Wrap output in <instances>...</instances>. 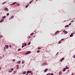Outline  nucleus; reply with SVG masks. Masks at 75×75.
Masks as SVG:
<instances>
[{
  "mask_svg": "<svg viewBox=\"0 0 75 75\" xmlns=\"http://www.w3.org/2000/svg\"><path fill=\"white\" fill-rule=\"evenodd\" d=\"M10 47H11V45H10Z\"/></svg>",
  "mask_w": 75,
  "mask_h": 75,
  "instance_id": "obj_50",
  "label": "nucleus"
},
{
  "mask_svg": "<svg viewBox=\"0 0 75 75\" xmlns=\"http://www.w3.org/2000/svg\"><path fill=\"white\" fill-rule=\"evenodd\" d=\"M29 71H27V74H29L30 73H29Z\"/></svg>",
  "mask_w": 75,
  "mask_h": 75,
  "instance_id": "obj_36",
  "label": "nucleus"
},
{
  "mask_svg": "<svg viewBox=\"0 0 75 75\" xmlns=\"http://www.w3.org/2000/svg\"><path fill=\"white\" fill-rule=\"evenodd\" d=\"M0 70H1V67H0Z\"/></svg>",
  "mask_w": 75,
  "mask_h": 75,
  "instance_id": "obj_53",
  "label": "nucleus"
},
{
  "mask_svg": "<svg viewBox=\"0 0 75 75\" xmlns=\"http://www.w3.org/2000/svg\"><path fill=\"white\" fill-rule=\"evenodd\" d=\"M64 58H63L61 59V60L60 61H63V60H64Z\"/></svg>",
  "mask_w": 75,
  "mask_h": 75,
  "instance_id": "obj_11",
  "label": "nucleus"
},
{
  "mask_svg": "<svg viewBox=\"0 0 75 75\" xmlns=\"http://www.w3.org/2000/svg\"><path fill=\"white\" fill-rule=\"evenodd\" d=\"M12 61H13L14 62V61H15L16 60L15 59H13L12 60Z\"/></svg>",
  "mask_w": 75,
  "mask_h": 75,
  "instance_id": "obj_35",
  "label": "nucleus"
},
{
  "mask_svg": "<svg viewBox=\"0 0 75 75\" xmlns=\"http://www.w3.org/2000/svg\"><path fill=\"white\" fill-rule=\"evenodd\" d=\"M17 4V2H15L11 4V5H14V4Z\"/></svg>",
  "mask_w": 75,
  "mask_h": 75,
  "instance_id": "obj_6",
  "label": "nucleus"
},
{
  "mask_svg": "<svg viewBox=\"0 0 75 75\" xmlns=\"http://www.w3.org/2000/svg\"><path fill=\"white\" fill-rule=\"evenodd\" d=\"M6 3V2H3V3H2V5L4 4H5V3Z\"/></svg>",
  "mask_w": 75,
  "mask_h": 75,
  "instance_id": "obj_18",
  "label": "nucleus"
},
{
  "mask_svg": "<svg viewBox=\"0 0 75 75\" xmlns=\"http://www.w3.org/2000/svg\"><path fill=\"white\" fill-rule=\"evenodd\" d=\"M6 18V16H3V17H2V18H4V19Z\"/></svg>",
  "mask_w": 75,
  "mask_h": 75,
  "instance_id": "obj_9",
  "label": "nucleus"
},
{
  "mask_svg": "<svg viewBox=\"0 0 75 75\" xmlns=\"http://www.w3.org/2000/svg\"><path fill=\"white\" fill-rule=\"evenodd\" d=\"M73 34H74V33H72L70 36V37H73Z\"/></svg>",
  "mask_w": 75,
  "mask_h": 75,
  "instance_id": "obj_4",
  "label": "nucleus"
},
{
  "mask_svg": "<svg viewBox=\"0 0 75 75\" xmlns=\"http://www.w3.org/2000/svg\"><path fill=\"white\" fill-rule=\"evenodd\" d=\"M31 43V42H29L28 43V45H29Z\"/></svg>",
  "mask_w": 75,
  "mask_h": 75,
  "instance_id": "obj_39",
  "label": "nucleus"
},
{
  "mask_svg": "<svg viewBox=\"0 0 75 75\" xmlns=\"http://www.w3.org/2000/svg\"><path fill=\"white\" fill-rule=\"evenodd\" d=\"M69 25H71V23H70L69 24Z\"/></svg>",
  "mask_w": 75,
  "mask_h": 75,
  "instance_id": "obj_42",
  "label": "nucleus"
},
{
  "mask_svg": "<svg viewBox=\"0 0 75 75\" xmlns=\"http://www.w3.org/2000/svg\"><path fill=\"white\" fill-rule=\"evenodd\" d=\"M28 7V5H26L25 6V8H27Z\"/></svg>",
  "mask_w": 75,
  "mask_h": 75,
  "instance_id": "obj_23",
  "label": "nucleus"
},
{
  "mask_svg": "<svg viewBox=\"0 0 75 75\" xmlns=\"http://www.w3.org/2000/svg\"><path fill=\"white\" fill-rule=\"evenodd\" d=\"M47 74L48 75H50V73H48V74Z\"/></svg>",
  "mask_w": 75,
  "mask_h": 75,
  "instance_id": "obj_44",
  "label": "nucleus"
},
{
  "mask_svg": "<svg viewBox=\"0 0 75 75\" xmlns=\"http://www.w3.org/2000/svg\"><path fill=\"white\" fill-rule=\"evenodd\" d=\"M36 1H38V0H36Z\"/></svg>",
  "mask_w": 75,
  "mask_h": 75,
  "instance_id": "obj_58",
  "label": "nucleus"
},
{
  "mask_svg": "<svg viewBox=\"0 0 75 75\" xmlns=\"http://www.w3.org/2000/svg\"><path fill=\"white\" fill-rule=\"evenodd\" d=\"M38 50H40V49H41V48L40 47H38Z\"/></svg>",
  "mask_w": 75,
  "mask_h": 75,
  "instance_id": "obj_34",
  "label": "nucleus"
},
{
  "mask_svg": "<svg viewBox=\"0 0 75 75\" xmlns=\"http://www.w3.org/2000/svg\"><path fill=\"white\" fill-rule=\"evenodd\" d=\"M17 5L18 6H20V4H17Z\"/></svg>",
  "mask_w": 75,
  "mask_h": 75,
  "instance_id": "obj_32",
  "label": "nucleus"
},
{
  "mask_svg": "<svg viewBox=\"0 0 75 75\" xmlns=\"http://www.w3.org/2000/svg\"><path fill=\"white\" fill-rule=\"evenodd\" d=\"M5 47H6V48L7 49V48H8V45H6L5 46Z\"/></svg>",
  "mask_w": 75,
  "mask_h": 75,
  "instance_id": "obj_8",
  "label": "nucleus"
},
{
  "mask_svg": "<svg viewBox=\"0 0 75 75\" xmlns=\"http://www.w3.org/2000/svg\"><path fill=\"white\" fill-rule=\"evenodd\" d=\"M22 64H24V60L22 61Z\"/></svg>",
  "mask_w": 75,
  "mask_h": 75,
  "instance_id": "obj_26",
  "label": "nucleus"
},
{
  "mask_svg": "<svg viewBox=\"0 0 75 75\" xmlns=\"http://www.w3.org/2000/svg\"><path fill=\"white\" fill-rule=\"evenodd\" d=\"M61 40L59 41L58 42L59 44H61V43H62V42H61Z\"/></svg>",
  "mask_w": 75,
  "mask_h": 75,
  "instance_id": "obj_12",
  "label": "nucleus"
},
{
  "mask_svg": "<svg viewBox=\"0 0 75 75\" xmlns=\"http://www.w3.org/2000/svg\"><path fill=\"white\" fill-rule=\"evenodd\" d=\"M50 75H54V74H50Z\"/></svg>",
  "mask_w": 75,
  "mask_h": 75,
  "instance_id": "obj_45",
  "label": "nucleus"
},
{
  "mask_svg": "<svg viewBox=\"0 0 75 75\" xmlns=\"http://www.w3.org/2000/svg\"><path fill=\"white\" fill-rule=\"evenodd\" d=\"M24 45L25 46H26V45H27V44L26 43H25L24 44Z\"/></svg>",
  "mask_w": 75,
  "mask_h": 75,
  "instance_id": "obj_38",
  "label": "nucleus"
},
{
  "mask_svg": "<svg viewBox=\"0 0 75 75\" xmlns=\"http://www.w3.org/2000/svg\"><path fill=\"white\" fill-rule=\"evenodd\" d=\"M26 73V71H24V72H23L22 73V74L23 75H24V74H25V73Z\"/></svg>",
  "mask_w": 75,
  "mask_h": 75,
  "instance_id": "obj_10",
  "label": "nucleus"
},
{
  "mask_svg": "<svg viewBox=\"0 0 75 75\" xmlns=\"http://www.w3.org/2000/svg\"><path fill=\"white\" fill-rule=\"evenodd\" d=\"M58 54V53H57L56 54V55H57V54Z\"/></svg>",
  "mask_w": 75,
  "mask_h": 75,
  "instance_id": "obj_52",
  "label": "nucleus"
},
{
  "mask_svg": "<svg viewBox=\"0 0 75 75\" xmlns=\"http://www.w3.org/2000/svg\"><path fill=\"white\" fill-rule=\"evenodd\" d=\"M35 37V36H33V38Z\"/></svg>",
  "mask_w": 75,
  "mask_h": 75,
  "instance_id": "obj_55",
  "label": "nucleus"
},
{
  "mask_svg": "<svg viewBox=\"0 0 75 75\" xmlns=\"http://www.w3.org/2000/svg\"><path fill=\"white\" fill-rule=\"evenodd\" d=\"M3 35H0V37L1 38H3Z\"/></svg>",
  "mask_w": 75,
  "mask_h": 75,
  "instance_id": "obj_20",
  "label": "nucleus"
},
{
  "mask_svg": "<svg viewBox=\"0 0 75 75\" xmlns=\"http://www.w3.org/2000/svg\"><path fill=\"white\" fill-rule=\"evenodd\" d=\"M16 71H14L13 72V74H16Z\"/></svg>",
  "mask_w": 75,
  "mask_h": 75,
  "instance_id": "obj_28",
  "label": "nucleus"
},
{
  "mask_svg": "<svg viewBox=\"0 0 75 75\" xmlns=\"http://www.w3.org/2000/svg\"><path fill=\"white\" fill-rule=\"evenodd\" d=\"M33 34H34V33H32L30 34V36H31L32 35H33Z\"/></svg>",
  "mask_w": 75,
  "mask_h": 75,
  "instance_id": "obj_24",
  "label": "nucleus"
},
{
  "mask_svg": "<svg viewBox=\"0 0 75 75\" xmlns=\"http://www.w3.org/2000/svg\"><path fill=\"white\" fill-rule=\"evenodd\" d=\"M22 44H23V45H24V43H23Z\"/></svg>",
  "mask_w": 75,
  "mask_h": 75,
  "instance_id": "obj_54",
  "label": "nucleus"
},
{
  "mask_svg": "<svg viewBox=\"0 0 75 75\" xmlns=\"http://www.w3.org/2000/svg\"><path fill=\"white\" fill-rule=\"evenodd\" d=\"M46 75H48V74H47Z\"/></svg>",
  "mask_w": 75,
  "mask_h": 75,
  "instance_id": "obj_59",
  "label": "nucleus"
},
{
  "mask_svg": "<svg viewBox=\"0 0 75 75\" xmlns=\"http://www.w3.org/2000/svg\"><path fill=\"white\" fill-rule=\"evenodd\" d=\"M66 68L67 69H69V68L68 67H67V66L66 67Z\"/></svg>",
  "mask_w": 75,
  "mask_h": 75,
  "instance_id": "obj_25",
  "label": "nucleus"
},
{
  "mask_svg": "<svg viewBox=\"0 0 75 75\" xmlns=\"http://www.w3.org/2000/svg\"><path fill=\"white\" fill-rule=\"evenodd\" d=\"M33 0H32L30 2L29 4H31V3H32V2H33Z\"/></svg>",
  "mask_w": 75,
  "mask_h": 75,
  "instance_id": "obj_16",
  "label": "nucleus"
},
{
  "mask_svg": "<svg viewBox=\"0 0 75 75\" xmlns=\"http://www.w3.org/2000/svg\"><path fill=\"white\" fill-rule=\"evenodd\" d=\"M75 58V55L74 57V58Z\"/></svg>",
  "mask_w": 75,
  "mask_h": 75,
  "instance_id": "obj_48",
  "label": "nucleus"
},
{
  "mask_svg": "<svg viewBox=\"0 0 75 75\" xmlns=\"http://www.w3.org/2000/svg\"><path fill=\"white\" fill-rule=\"evenodd\" d=\"M65 30H64L63 31V33H65Z\"/></svg>",
  "mask_w": 75,
  "mask_h": 75,
  "instance_id": "obj_46",
  "label": "nucleus"
},
{
  "mask_svg": "<svg viewBox=\"0 0 75 75\" xmlns=\"http://www.w3.org/2000/svg\"><path fill=\"white\" fill-rule=\"evenodd\" d=\"M45 63H44V64Z\"/></svg>",
  "mask_w": 75,
  "mask_h": 75,
  "instance_id": "obj_60",
  "label": "nucleus"
},
{
  "mask_svg": "<svg viewBox=\"0 0 75 75\" xmlns=\"http://www.w3.org/2000/svg\"><path fill=\"white\" fill-rule=\"evenodd\" d=\"M4 10H5V11H8V9L6 8H5Z\"/></svg>",
  "mask_w": 75,
  "mask_h": 75,
  "instance_id": "obj_2",
  "label": "nucleus"
},
{
  "mask_svg": "<svg viewBox=\"0 0 75 75\" xmlns=\"http://www.w3.org/2000/svg\"><path fill=\"white\" fill-rule=\"evenodd\" d=\"M13 69H11V71H10V72H12V71H13Z\"/></svg>",
  "mask_w": 75,
  "mask_h": 75,
  "instance_id": "obj_14",
  "label": "nucleus"
},
{
  "mask_svg": "<svg viewBox=\"0 0 75 75\" xmlns=\"http://www.w3.org/2000/svg\"><path fill=\"white\" fill-rule=\"evenodd\" d=\"M4 48L5 50H6V47H4Z\"/></svg>",
  "mask_w": 75,
  "mask_h": 75,
  "instance_id": "obj_47",
  "label": "nucleus"
},
{
  "mask_svg": "<svg viewBox=\"0 0 75 75\" xmlns=\"http://www.w3.org/2000/svg\"><path fill=\"white\" fill-rule=\"evenodd\" d=\"M21 49H19L18 50V52H19V51H21Z\"/></svg>",
  "mask_w": 75,
  "mask_h": 75,
  "instance_id": "obj_15",
  "label": "nucleus"
},
{
  "mask_svg": "<svg viewBox=\"0 0 75 75\" xmlns=\"http://www.w3.org/2000/svg\"><path fill=\"white\" fill-rule=\"evenodd\" d=\"M59 32V31H57V32H55V35H57V33H58Z\"/></svg>",
  "mask_w": 75,
  "mask_h": 75,
  "instance_id": "obj_3",
  "label": "nucleus"
},
{
  "mask_svg": "<svg viewBox=\"0 0 75 75\" xmlns=\"http://www.w3.org/2000/svg\"><path fill=\"white\" fill-rule=\"evenodd\" d=\"M65 33H66V34H67V33H68V32H67V31H65Z\"/></svg>",
  "mask_w": 75,
  "mask_h": 75,
  "instance_id": "obj_31",
  "label": "nucleus"
},
{
  "mask_svg": "<svg viewBox=\"0 0 75 75\" xmlns=\"http://www.w3.org/2000/svg\"><path fill=\"white\" fill-rule=\"evenodd\" d=\"M26 75H28V74H26Z\"/></svg>",
  "mask_w": 75,
  "mask_h": 75,
  "instance_id": "obj_51",
  "label": "nucleus"
},
{
  "mask_svg": "<svg viewBox=\"0 0 75 75\" xmlns=\"http://www.w3.org/2000/svg\"><path fill=\"white\" fill-rule=\"evenodd\" d=\"M74 21H71V22H74Z\"/></svg>",
  "mask_w": 75,
  "mask_h": 75,
  "instance_id": "obj_49",
  "label": "nucleus"
},
{
  "mask_svg": "<svg viewBox=\"0 0 75 75\" xmlns=\"http://www.w3.org/2000/svg\"><path fill=\"white\" fill-rule=\"evenodd\" d=\"M66 69H65V68H64V70H63V71L64 72V71H66Z\"/></svg>",
  "mask_w": 75,
  "mask_h": 75,
  "instance_id": "obj_13",
  "label": "nucleus"
},
{
  "mask_svg": "<svg viewBox=\"0 0 75 75\" xmlns=\"http://www.w3.org/2000/svg\"><path fill=\"white\" fill-rule=\"evenodd\" d=\"M9 15V13H7L6 14V15L7 16H8Z\"/></svg>",
  "mask_w": 75,
  "mask_h": 75,
  "instance_id": "obj_30",
  "label": "nucleus"
},
{
  "mask_svg": "<svg viewBox=\"0 0 75 75\" xmlns=\"http://www.w3.org/2000/svg\"><path fill=\"white\" fill-rule=\"evenodd\" d=\"M22 48H23V47H24V45H23L22 47Z\"/></svg>",
  "mask_w": 75,
  "mask_h": 75,
  "instance_id": "obj_40",
  "label": "nucleus"
},
{
  "mask_svg": "<svg viewBox=\"0 0 75 75\" xmlns=\"http://www.w3.org/2000/svg\"><path fill=\"white\" fill-rule=\"evenodd\" d=\"M28 38H31V37H30V36H29V37H28Z\"/></svg>",
  "mask_w": 75,
  "mask_h": 75,
  "instance_id": "obj_41",
  "label": "nucleus"
},
{
  "mask_svg": "<svg viewBox=\"0 0 75 75\" xmlns=\"http://www.w3.org/2000/svg\"><path fill=\"white\" fill-rule=\"evenodd\" d=\"M69 27V25H66L65 26V27Z\"/></svg>",
  "mask_w": 75,
  "mask_h": 75,
  "instance_id": "obj_19",
  "label": "nucleus"
},
{
  "mask_svg": "<svg viewBox=\"0 0 75 75\" xmlns=\"http://www.w3.org/2000/svg\"><path fill=\"white\" fill-rule=\"evenodd\" d=\"M62 71H61L59 72V74L60 75H61V74H62Z\"/></svg>",
  "mask_w": 75,
  "mask_h": 75,
  "instance_id": "obj_21",
  "label": "nucleus"
},
{
  "mask_svg": "<svg viewBox=\"0 0 75 75\" xmlns=\"http://www.w3.org/2000/svg\"><path fill=\"white\" fill-rule=\"evenodd\" d=\"M47 71H48V69H45L44 70V72H47Z\"/></svg>",
  "mask_w": 75,
  "mask_h": 75,
  "instance_id": "obj_7",
  "label": "nucleus"
},
{
  "mask_svg": "<svg viewBox=\"0 0 75 75\" xmlns=\"http://www.w3.org/2000/svg\"><path fill=\"white\" fill-rule=\"evenodd\" d=\"M17 64H20V61H18L17 62Z\"/></svg>",
  "mask_w": 75,
  "mask_h": 75,
  "instance_id": "obj_22",
  "label": "nucleus"
},
{
  "mask_svg": "<svg viewBox=\"0 0 75 75\" xmlns=\"http://www.w3.org/2000/svg\"><path fill=\"white\" fill-rule=\"evenodd\" d=\"M30 74L31 75H33V72H32L31 73H30Z\"/></svg>",
  "mask_w": 75,
  "mask_h": 75,
  "instance_id": "obj_37",
  "label": "nucleus"
},
{
  "mask_svg": "<svg viewBox=\"0 0 75 75\" xmlns=\"http://www.w3.org/2000/svg\"><path fill=\"white\" fill-rule=\"evenodd\" d=\"M60 40H61V41H64V39H62Z\"/></svg>",
  "mask_w": 75,
  "mask_h": 75,
  "instance_id": "obj_29",
  "label": "nucleus"
},
{
  "mask_svg": "<svg viewBox=\"0 0 75 75\" xmlns=\"http://www.w3.org/2000/svg\"><path fill=\"white\" fill-rule=\"evenodd\" d=\"M3 21H4V19H2L0 21V22L1 23L2 22H3Z\"/></svg>",
  "mask_w": 75,
  "mask_h": 75,
  "instance_id": "obj_5",
  "label": "nucleus"
},
{
  "mask_svg": "<svg viewBox=\"0 0 75 75\" xmlns=\"http://www.w3.org/2000/svg\"><path fill=\"white\" fill-rule=\"evenodd\" d=\"M40 52V50H38L37 51V53H38L39 52Z\"/></svg>",
  "mask_w": 75,
  "mask_h": 75,
  "instance_id": "obj_33",
  "label": "nucleus"
},
{
  "mask_svg": "<svg viewBox=\"0 0 75 75\" xmlns=\"http://www.w3.org/2000/svg\"><path fill=\"white\" fill-rule=\"evenodd\" d=\"M71 75H73V74H71Z\"/></svg>",
  "mask_w": 75,
  "mask_h": 75,
  "instance_id": "obj_56",
  "label": "nucleus"
},
{
  "mask_svg": "<svg viewBox=\"0 0 75 75\" xmlns=\"http://www.w3.org/2000/svg\"><path fill=\"white\" fill-rule=\"evenodd\" d=\"M14 16H12L11 17V18H11H11H14Z\"/></svg>",
  "mask_w": 75,
  "mask_h": 75,
  "instance_id": "obj_17",
  "label": "nucleus"
},
{
  "mask_svg": "<svg viewBox=\"0 0 75 75\" xmlns=\"http://www.w3.org/2000/svg\"><path fill=\"white\" fill-rule=\"evenodd\" d=\"M31 52L28 51L26 52V53L25 54H26V55H27L28 54H31Z\"/></svg>",
  "mask_w": 75,
  "mask_h": 75,
  "instance_id": "obj_1",
  "label": "nucleus"
},
{
  "mask_svg": "<svg viewBox=\"0 0 75 75\" xmlns=\"http://www.w3.org/2000/svg\"><path fill=\"white\" fill-rule=\"evenodd\" d=\"M9 72H10V71H8Z\"/></svg>",
  "mask_w": 75,
  "mask_h": 75,
  "instance_id": "obj_57",
  "label": "nucleus"
},
{
  "mask_svg": "<svg viewBox=\"0 0 75 75\" xmlns=\"http://www.w3.org/2000/svg\"><path fill=\"white\" fill-rule=\"evenodd\" d=\"M29 73H31L32 72V71H29Z\"/></svg>",
  "mask_w": 75,
  "mask_h": 75,
  "instance_id": "obj_43",
  "label": "nucleus"
},
{
  "mask_svg": "<svg viewBox=\"0 0 75 75\" xmlns=\"http://www.w3.org/2000/svg\"><path fill=\"white\" fill-rule=\"evenodd\" d=\"M16 66L17 67V69H18V65H17Z\"/></svg>",
  "mask_w": 75,
  "mask_h": 75,
  "instance_id": "obj_27",
  "label": "nucleus"
}]
</instances>
